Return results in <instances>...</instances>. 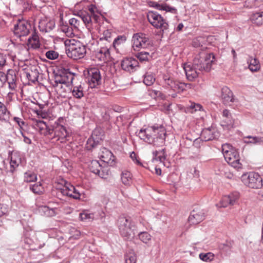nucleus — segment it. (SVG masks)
Listing matches in <instances>:
<instances>
[{
    "label": "nucleus",
    "instance_id": "e433bc0d",
    "mask_svg": "<svg viewBox=\"0 0 263 263\" xmlns=\"http://www.w3.org/2000/svg\"><path fill=\"white\" fill-rule=\"evenodd\" d=\"M9 112L4 104L0 101V120L6 121L9 119Z\"/></svg>",
    "mask_w": 263,
    "mask_h": 263
},
{
    "label": "nucleus",
    "instance_id": "7c9ffc66",
    "mask_svg": "<svg viewBox=\"0 0 263 263\" xmlns=\"http://www.w3.org/2000/svg\"><path fill=\"white\" fill-rule=\"evenodd\" d=\"M151 4H155V8L159 10H164L166 12H170L173 14H176L177 9L174 7H172L166 4H159L155 2H151Z\"/></svg>",
    "mask_w": 263,
    "mask_h": 263
},
{
    "label": "nucleus",
    "instance_id": "ea45409f",
    "mask_svg": "<svg viewBox=\"0 0 263 263\" xmlns=\"http://www.w3.org/2000/svg\"><path fill=\"white\" fill-rule=\"evenodd\" d=\"M78 17L85 25L89 24L92 22L91 15L86 11L80 12Z\"/></svg>",
    "mask_w": 263,
    "mask_h": 263
},
{
    "label": "nucleus",
    "instance_id": "20e7f679",
    "mask_svg": "<svg viewBox=\"0 0 263 263\" xmlns=\"http://www.w3.org/2000/svg\"><path fill=\"white\" fill-rule=\"evenodd\" d=\"M215 61V55L213 53H201L194 58L193 65L198 71L209 72L211 70L212 64Z\"/></svg>",
    "mask_w": 263,
    "mask_h": 263
},
{
    "label": "nucleus",
    "instance_id": "774afa93",
    "mask_svg": "<svg viewBox=\"0 0 263 263\" xmlns=\"http://www.w3.org/2000/svg\"><path fill=\"white\" fill-rule=\"evenodd\" d=\"M21 133H22V135L23 137H24V141L27 144L31 143V139L29 138H28V137H27L25 135V133H23L22 132H21Z\"/></svg>",
    "mask_w": 263,
    "mask_h": 263
},
{
    "label": "nucleus",
    "instance_id": "39448f33",
    "mask_svg": "<svg viewBox=\"0 0 263 263\" xmlns=\"http://www.w3.org/2000/svg\"><path fill=\"white\" fill-rule=\"evenodd\" d=\"M164 86L173 90L177 93H181L187 89L193 88V84L191 83H185L175 80L167 75H164L163 77Z\"/></svg>",
    "mask_w": 263,
    "mask_h": 263
},
{
    "label": "nucleus",
    "instance_id": "cd10ccee",
    "mask_svg": "<svg viewBox=\"0 0 263 263\" xmlns=\"http://www.w3.org/2000/svg\"><path fill=\"white\" fill-rule=\"evenodd\" d=\"M27 45L33 49L39 48L40 46V43L37 33L34 30L31 36H30L27 41Z\"/></svg>",
    "mask_w": 263,
    "mask_h": 263
},
{
    "label": "nucleus",
    "instance_id": "b1692460",
    "mask_svg": "<svg viewBox=\"0 0 263 263\" xmlns=\"http://www.w3.org/2000/svg\"><path fill=\"white\" fill-rule=\"evenodd\" d=\"M221 98L224 104L233 102L234 100L233 92L227 86H224L221 88Z\"/></svg>",
    "mask_w": 263,
    "mask_h": 263
},
{
    "label": "nucleus",
    "instance_id": "4468645a",
    "mask_svg": "<svg viewBox=\"0 0 263 263\" xmlns=\"http://www.w3.org/2000/svg\"><path fill=\"white\" fill-rule=\"evenodd\" d=\"M245 184L250 188L259 189L261 187V177L256 173H250L247 176H243Z\"/></svg>",
    "mask_w": 263,
    "mask_h": 263
},
{
    "label": "nucleus",
    "instance_id": "c03bdc74",
    "mask_svg": "<svg viewBox=\"0 0 263 263\" xmlns=\"http://www.w3.org/2000/svg\"><path fill=\"white\" fill-rule=\"evenodd\" d=\"M30 189L34 194L40 195L43 193L44 187L40 182H37L30 186Z\"/></svg>",
    "mask_w": 263,
    "mask_h": 263
},
{
    "label": "nucleus",
    "instance_id": "f03ea898",
    "mask_svg": "<svg viewBox=\"0 0 263 263\" xmlns=\"http://www.w3.org/2000/svg\"><path fill=\"white\" fill-rule=\"evenodd\" d=\"M166 135L165 127L163 125H154L141 129L138 136L145 142L157 147L162 146Z\"/></svg>",
    "mask_w": 263,
    "mask_h": 263
},
{
    "label": "nucleus",
    "instance_id": "ddd939ff",
    "mask_svg": "<svg viewBox=\"0 0 263 263\" xmlns=\"http://www.w3.org/2000/svg\"><path fill=\"white\" fill-rule=\"evenodd\" d=\"M221 152L226 161L234 167H237L239 164V155L237 149H229L224 151L221 149Z\"/></svg>",
    "mask_w": 263,
    "mask_h": 263
},
{
    "label": "nucleus",
    "instance_id": "423d86ee",
    "mask_svg": "<svg viewBox=\"0 0 263 263\" xmlns=\"http://www.w3.org/2000/svg\"><path fill=\"white\" fill-rule=\"evenodd\" d=\"M146 17L149 23L156 29H159L162 32L167 30L168 24L165 19L158 12L149 11L147 12Z\"/></svg>",
    "mask_w": 263,
    "mask_h": 263
},
{
    "label": "nucleus",
    "instance_id": "052dcab7",
    "mask_svg": "<svg viewBox=\"0 0 263 263\" xmlns=\"http://www.w3.org/2000/svg\"><path fill=\"white\" fill-rule=\"evenodd\" d=\"M8 212L7 206L4 204H0V217L6 214Z\"/></svg>",
    "mask_w": 263,
    "mask_h": 263
},
{
    "label": "nucleus",
    "instance_id": "0eeeda50",
    "mask_svg": "<svg viewBox=\"0 0 263 263\" xmlns=\"http://www.w3.org/2000/svg\"><path fill=\"white\" fill-rule=\"evenodd\" d=\"M75 74L69 69L61 68L54 74V83L56 84H72Z\"/></svg>",
    "mask_w": 263,
    "mask_h": 263
},
{
    "label": "nucleus",
    "instance_id": "5fc2aeb1",
    "mask_svg": "<svg viewBox=\"0 0 263 263\" xmlns=\"http://www.w3.org/2000/svg\"><path fill=\"white\" fill-rule=\"evenodd\" d=\"M79 217L81 220H91L93 219V214L87 213H81L79 214Z\"/></svg>",
    "mask_w": 263,
    "mask_h": 263
},
{
    "label": "nucleus",
    "instance_id": "5701e85b",
    "mask_svg": "<svg viewBox=\"0 0 263 263\" xmlns=\"http://www.w3.org/2000/svg\"><path fill=\"white\" fill-rule=\"evenodd\" d=\"M183 68L188 80L192 81L198 77V69H196L194 65L185 64Z\"/></svg>",
    "mask_w": 263,
    "mask_h": 263
},
{
    "label": "nucleus",
    "instance_id": "37998d69",
    "mask_svg": "<svg viewBox=\"0 0 263 263\" xmlns=\"http://www.w3.org/2000/svg\"><path fill=\"white\" fill-rule=\"evenodd\" d=\"M136 57L138 59L140 62H143L148 61L152 57L149 55L148 52L141 51L137 53L136 54Z\"/></svg>",
    "mask_w": 263,
    "mask_h": 263
},
{
    "label": "nucleus",
    "instance_id": "2f4dec72",
    "mask_svg": "<svg viewBox=\"0 0 263 263\" xmlns=\"http://www.w3.org/2000/svg\"><path fill=\"white\" fill-rule=\"evenodd\" d=\"M54 23L52 21L47 22L45 21H42L39 23V27L41 31L49 32L51 31L54 27Z\"/></svg>",
    "mask_w": 263,
    "mask_h": 263
},
{
    "label": "nucleus",
    "instance_id": "79ce46f5",
    "mask_svg": "<svg viewBox=\"0 0 263 263\" xmlns=\"http://www.w3.org/2000/svg\"><path fill=\"white\" fill-rule=\"evenodd\" d=\"M89 169L92 173L98 175L101 170V165L98 161L93 160L89 165Z\"/></svg>",
    "mask_w": 263,
    "mask_h": 263
},
{
    "label": "nucleus",
    "instance_id": "0e129e2a",
    "mask_svg": "<svg viewBox=\"0 0 263 263\" xmlns=\"http://www.w3.org/2000/svg\"><path fill=\"white\" fill-rule=\"evenodd\" d=\"M7 73H5L3 71H0V81L4 84L6 82Z\"/></svg>",
    "mask_w": 263,
    "mask_h": 263
},
{
    "label": "nucleus",
    "instance_id": "c85d7f7f",
    "mask_svg": "<svg viewBox=\"0 0 263 263\" xmlns=\"http://www.w3.org/2000/svg\"><path fill=\"white\" fill-rule=\"evenodd\" d=\"M71 84H53V86L56 88L57 91L61 96H65L67 92H71V89L70 86Z\"/></svg>",
    "mask_w": 263,
    "mask_h": 263
},
{
    "label": "nucleus",
    "instance_id": "8fccbe9b",
    "mask_svg": "<svg viewBox=\"0 0 263 263\" xmlns=\"http://www.w3.org/2000/svg\"><path fill=\"white\" fill-rule=\"evenodd\" d=\"M125 263H136L137 258L133 253H129L125 255Z\"/></svg>",
    "mask_w": 263,
    "mask_h": 263
},
{
    "label": "nucleus",
    "instance_id": "c756f323",
    "mask_svg": "<svg viewBox=\"0 0 263 263\" xmlns=\"http://www.w3.org/2000/svg\"><path fill=\"white\" fill-rule=\"evenodd\" d=\"M250 21L253 24L257 26L263 24V11H257L252 13L250 17Z\"/></svg>",
    "mask_w": 263,
    "mask_h": 263
},
{
    "label": "nucleus",
    "instance_id": "aec40b11",
    "mask_svg": "<svg viewBox=\"0 0 263 263\" xmlns=\"http://www.w3.org/2000/svg\"><path fill=\"white\" fill-rule=\"evenodd\" d=\"M17 73L15 70L11 69H8L7 71L6 82L9 85V88L12 90H15L17 87Z\"/></svg>",
    "mask_w": 263,
    "mask_h": 263
},
{
    "label": "nucleus",
    "instance_id": "4d7b16f0",
    "mask_svg": "<svg viewBox=\"0 0 263 263\" xmlns=\"http://www.w3.org/2000/svg\"><path fill=\"white\" fill-rule=\"evenodd\" d=\"M190 108L192 110L191 112H193L197 110H200L202 107L200 104L191 102Z\"/></svg>",
    "mask_w": 263,
    "mask_h": 263
},
{
    "label": "nucleus",
    "instance_id": "c9c22d12",
    "mask_svg": "<svg viewBox=\"0 0 263 263\" xmlns=\"http://www.w3.org/2000/svg\"><path fill=\"white\" fill-rule=\"evenodd\" d=\"M122 183L126 185H130L132 183V175L130 172L125 171L121 174Z\"/></svg>",
    "mask_w": 263,
    "mask_h": 263
},
{
    "label": "nucleus",
    "instance_id": "393cba45",
    "mask_svg": "<svg viewBox=\"0 0 263 263\" xmlns=\"http://www.w3.org/2000/svg\"><path fill=\"white\" fill-rule=\"evenodd\" d=\"M223 119L221 121V125L228 127H233L234 124V120L232 118L230 111L224 109L222 111Z\"/></svg>",
    "mask_w": 263,
    "mask_h": 263
},
{
    "label": "nucleus",
    "instance_id": "4c0bfd02",
    "mask_svg": "<svg viewBox=\"0 0 263 263\" xmlns=\"http://www.w3.org/2000/svg\"><path fill=\"white\" fill-rule=\"evenodd\" d=\"M13 57L9 54L0 53V69L7 65L10 61H13Z\"/></svg>",
    "mask_w": 263,
    "mask_h": 263
},
{
    "label": "nucleus",
    "instance_id": "69168bd1",
    "mask_svg": "<svg viewBox=\"0 0 263 263\" xmlns=\"http://www.w3.org/2000/svg\"><path fill=\"white\" fill-rule=\"evenodd\" d=\"M72 192L73 195L72 198L76 199H80L81 195L80 193L78 192V191L75 187L74 190H73Z\"/></svg>",
    "mask_w": 263,
    "mask_h": 263
},
{
    "label": "nucleus",
    "instance_id": "f704fd0d",
    "mask_svg": "<svg viewBox=\"0 0 263 263\" xmlns=\"http://www.w3.org/2000/svg\"><path fill=\"white\" fill-rule=\"evenodd\" d=\"M153 159L154 160H158L161 162H163L166 159V154L165 149H161L158 151H156L153 152Z\"/></svg>",
    "mask_w": 263,
    "mask_h": 263
},
{
    "label": "nucleus",
    "instance_id": "f257e3e1",
    "mask_svg": "<svg viewBox=\"0 0 263 263\" xmlns=\"http://www.w3.org/2000/svg\"><path fill=\"white\" fill-rule=\"evenodd\" d=\"M34 126L41 135L55 139L57 141H60L61 143L65 142L66 138L69 136L65 127L57 122L48 125L42 120H38L35 122Z\"/></svg>",
    "mask_w": 263,
    "mask_h": 263
},
{
    "label": "nucleus",
    "instance_id": "58836bf2",
    "mask_svg": "<svg viewBox=\"0 0 263 263\" xmlns=\"http://www.w3.org/2000/svg\"><path fill=\"white\" fill-rule=\"evenodd\" d=\"M71 91L72 92L73 96L76 98L81 99L84 96L83 88L81 85L74 86Z\"/></svg>",
    "mask_w": 263,
    "mask_h": 263
},
{
    "label": "nucleus",
    "instance_id": "13d9d810",
    "mask_svg": "<svg viewBox=\"0 0 263 263\" xmlns=\"http://www.w3.org/2000/svg\"><path fill=\"white\" fill-rule=\"evenodd\" d=\"M130 157L136 164L139 165H142V164L140 162L137 155L134 152L130 153Z\"/></svg>",
    "mask_w": 263,
    "mask_h": 263
},
{
    "label": "nucleus",
    "instance_id": "9d476101",
    "mask_svg": "<svg viewBox=\"0 0 263 263\" xmlns=\"http://www.w3.org/2000/svg\"><path fill=\"white\" fill-rule=\"evenodd\" d=\"M86 79L89 87L97 88L101 84V76L99 69L96 68L88 69Z\"/></svg>",
    "mask_w": 263,
    "mask_h": 263
},
{
    "label": "nucleus",
    "instance_id": "09e8293b",
    "mask_svg": "<svg viewBox=\"0 0 263 263\" xmlns=\"http://www.w3.org/2000/svg\"><path fill=\"white\" fill-rule=\"evenodd\" d=\"M199 258L200 259L204 261H211L214 259V255L211 252H208L206 253H200L199 254Z\"/></svg>",
    "mask_w": 263,
    "mask_h": 263
},
{
    "label": "nucleus",
    "instance_id": "e2e57ef3",
    "mask_svg": "<svg viewBox=\"0 0 263 263\" xmlns=\"http://www.w3.org/2000/svg\"><path fill=\"white\" fill-rule=\"evenodd\" d=\"M255 0H247L245 3V6L249 8H253L255 7L254 3H255Z\"/></svg>",
    "mask_w": 263,
    "mask_h": 263
},
{
    "label": "nucleus",
    "instance_id": "49530a36",
    "mask_svg": "<svg viewBox=\"0 0 263 263\" xmlns=\"http://www.w3.org/2000/svg\"><path fill=\"white\" fill-rule=\"evenodd\" d=\"M36 174L33 172L28 171L24 174V181L26 182H31L36 181Z\"/></svg>",
    "mask_w": 263,
    "mask_h": 263
},
{
    "label": "nucleus",
    "instance_id": "864d4df0",
    "mask_svg": "<svg viewBox=\"0 0 263 263\" xmlns=\"http://www.w3.org/2000/svg\"><path fill=\"white\" fill-rule=\"evenodd\" d=\"M126 41V37L124 36H118L117 38L114 39L112 45L115 48H116L117 45L124 43Z\"/></svg>",
    "mask_w": 263,
    "mask_h": 263
},
{
    "label": "nucleus",
    "instance_id": "72a5a7b5",
    "mask_svg": "<svg viewBox=\"0 0 263 263\" xmlns=\"http://www.w3.org/2000/svg\"><path fill=\"white\" fill-rule=\"evenodd\" d=\"M234 245L233 241H226L224 243H220L218 245L219 249L227 254H230Z\"/></svg>",
    "mask_w": 263,
    "mask_h": 263
},
{
    "label": "nucleus",
    "instance_id": "f8f14e48",
    "mask_svg": "<svg viewBox=\"0 0 263 263\" xmlns=\"http://www.w3.org/2000/svg\"><path fill=\"white\" fill-rule=\"evenodd\" d=\"M133 47L136 50L138 48H146L150 45V41L146 34L137 33L134 34L132 39Z\"/></svg>",
    "mask_w": 263,
    "mask_h": 263
},
{
    "label": "nucleus",
    "instance_id": "6e6552de",
    "mask_svg": "<svg viewBox=\"0 0 263 263\" xmlns=\"http://www.w3.org/2000/svg\"><path fill=\"white\" fill-rule=\"evenodd\" d=\"M86 52V47L80 42L71 44L66 50L67 56L74 60L83 58Z\"/></svg>",
    "mask_w": 263,
    "mask_h": 263
},
{
    "label": "nucleus",
    "instance_id": "a19ab883",
    "mask_svg": "<svg viewBox=\"0 0 263 263\" xmlns=\"http://www.w3.org/2000/svg\"><path fill=\"white\" fill-rule=\"evenodd\" d=\"M243 141L248 144H257L263 142V140L261 137L249 136L243 138Z\"/></svg>",
    "mask_w": 263,
    "mask_h": 263
},
{
    "label": "nucleus",
    "instance_id": "6ab92c4d",
    "mask_svg": "<svg viewBox=\"0 0 263 263\" xmlns=\"http://www.w3.org/2000/svg\"><path fill=\"white\" fill-rule=\"evenodd\" d=\"M204 217L203 211L199 208H196L191 212L188 220L191 224H197L201 222Z\"/></svg>",
    "mask_w": 263,
    "mask_h": 263
},
{
    "label": "nucleus",
    "instance_id": "bf43d9fd",
    "mask_svg": "<svg viewBox=\"0 0 263 263\" xmlns=\"http://www.w3.org/2000/svg\"><path fill=\"white\" fill-rule=\"evenodd\" d=\"M13 120L17 123L22 129H23V126L26 125V122L22 120V119L20 118L14 117Z\"/></svg>",
    "mask_w": 263,
    "mask_h": 263
},
{
    "label": "nucleus",
    "instance_id": "338daca9",
    "mask_svg": "<svg viewBox=\"0 0 263 263\" xmlns=\"http://www.w3.org/2000/svg\"><path fill=\"white\" fill-rule=\"evenodd\" d=\"M92 21L93 20L95 23H97L99 22V20L100 19V16L96 14H93L91 15Z\"/></svg>",
    "mask_w": 263,
    "mask_h": 263
},
{
    "label": "nucleus",
    "instance_id": "a18cd8bd",
    "mask_svg": "<svg viewBox=\"0 0 263 263\" xmlns=\"http://www.w3.org/2000/svg\"><path fill=\"white\" fill-rule=\"evenodd\" d=\"M155 81L154 76L151 73L146 72L144 77L143 83L147 86H151Z\"/></svg>",
    "mask_w": 263,
    "mask_h": 263
},
{
    "label": "nucleus",
    "instance_id": "dca6fc26",
    "mask_svg": "<svg viewBox=\"0 0 263 263\" xmlns=\"http://www.w3.org/2000/svg\"><path fill=\"white\" fill-rule=\"evenodd\" d=\"M121 66L123 70L133 72L139 67V62L132 57L126 58L122 61Z\"/></svg>",
    "mask_w": 263,
    "mask_h": 263
},
{
    "label": "nucleus",
    "instance_id": "473e14b6",
    "mask_svg": "<svg viewBox=\"0 0 263 263\" xmlns=\"http://www.w3.org/2000/svg\"><path fill=\"white\" fill-rule=\"evenodd\" d=\"M247 62L249 64V68L251 71H257L260 68L259 62L256 58L250 57L247 60Z\"/></svg>",
    "mask_w": 263,
    "mask_h": 263
},
{
    "label": "nucleus",
    "instance_id": "603ef678",
    "mask_svg": "<svg viewBox=\"0 0 263 263\" xmlns=\"http://www.w3.org/2000/svg\"><path fill=\"white\" fill-rule=\"evenodd\" d=\"M46 57L50 60H55L59 57V53L54 50H49L46 52Z\"/></svg>",
    "mask_w": 263,
    "mask_h": 263
},
{
    "label": "nucleus",
    "instance_id": "680f3d73",
    "mask_svg": "<svg viewBox=\"0 0 263 263\" xmlns=\"http://www.w3.org/2000/svg\"><path fill=\"white\" fill-rule=\"evenodd\" d=\"M80 20L77 18H72L69 20V24L75 28L79 25Z\"/></svg>",
    "mask_w": 263,
    "mask_h": 263
},
{
    "label": "nucleus",
    "instance_id": "4be33fe9",
    "mask_svg": "<svg viewBox=\"0 0 263 263\" xmlns=\"http://www.w3.org/2000/svg\"><path fill=\"white\" fill-rule=\"evenodd\" d=\"M100 159L109 166H114L116 164V157L108 149H104L100 156Z\"/></svg>",
    "mask_w": 263,
    "mask_h": 263
},
{
    "label": "nucleus",
    "instance_id": "3c124183",
    "mask_svg": "<svg viewBox=\"0 0 263 263\" xmlns=\"http://www.w3.org/2000/svg\"><path fill=\"white\" fill-rule=\"evenodd\" d=\"M138 235L139 239L144 243H147L151 239V236L146 232H141Z\"/></svg>",
    "mask_w": 263,
    "mask_h": 263
},
{
    "label": "nucleus",
    "instance_id": "9b49d317",
    "mask_svg": "<svg viewBox=\"0 0 263 263\" xmlns=\"http://www.w3.org/2000/svg\"><path fill=\"white\" fill-rule=\"evenodd\" d=\"M31 28V25L27 21L18 20L14 25L13 32L17 37H21L28 35Z\"/></svg>",
    "mask_w": 263,
    "mask_h": 263
},
{
    "label": "nucleus",
    "instance_id": "6e6d98bb",
    "mask_svg": "<svg viewBox=\"0 0 263 263\" xmlns=\"http://www.w3.org/2000/svg\"><path fill=\"white\" fill-rule=\"evenodd\" d=\"M111 32L109 30H105L103 32V36L100 39L101 40L104 39L109 42L111 41Z\"/></svg>",
    "mask_w": 263,
    "mask_h": 263
},
{
    "label": "nucleus",
    "instance_id": "a878e982",
    "mask_svg": "<svg viewBox=\"0 0 263 263\" xmlns=\"http://www.w3.org/2000/svg\"><path fill=\"white\" fill-rule=\"evenodd\" d=\"M39 67L36 66H33L30 67L29 70L26 72V77L29 81L33 83L37 81L39 77Z\"/></svg>",
    "mask_w": 263,
    "mask_h": 263
},
{
    "label": "nucleus",
    "instance_id": "412c9836",
    "mask_svg": "<svg viewBox=\"0 0 263 263\" xmlns=\"http://www.w3.org/2000/svg\"><path fill=\"white\" fill-rule=\"evenodd\" d=\"M96 58L103 63L109 62L111 59L109 49L107 47H101L96 53Z\"/></svg>",
    "mask_w": 263,
    "mask_h": 263
},
{
    "label": "nucleus",
    "instance_id": "de8ad7c7",
    "mask_svg": "<svg viewBox=\"0 0 263 263\" xmlns=\"http://www.w3.org/2000/svg\"><path fill=\"white\" fill-rule=\"evenodd\" d=\"M110 173V172L108 166H102L101 165V170L100 171L98 175L102 178L106 179Z\"/></svg>",
    "mask_w": 263,
    "mask_h": 263
},
{
    "label": "nucleus",
    "instance_id": "7ed1b4c3",
    "mask_svg": "<svg viewBox=\"0 0 263 263\" xmlns=\"http://www.w3.org/2000/svg\"><path fill=\"white\" fill-rule=\"evenodd\" d=\"M119 233L125 240L133 238L135 235L136 226L129 217L120 216L117 222Z\"/></svg>",
    "mask_w": 263,
    "mask_h": 263
},
{
    "label": "nucleus",
    "instance_id": "f3484780",
    "mask_svg": "<svg viewBox=\"0 0 263 263\" xmlns=\"http://www.w3.org/2000/svg\"><path fill=\"white\" fill-rule=\"evenodd\" d=\"M9 158L10 159L9 171L13 173L15 171L19 164L22 163V158L20 152L16 150L9 152Z\"/></svg>",
    "mask_w": 263,
    "mask_h": 263
},
{
    "label": "nucleus",
    "instance_id": "2eb2a0df",
    "mask_svg": "<svg viewBox=\"0 0 263 263\" xmlns=\"http://www.w3.org/2000/svg\"><path fill=\"white\" fill-rule=\"evenodd\" d=\"M58 181V184L62 186V187H57L58 193L64 196L72 197V191L74 190V186L63 178L59 179Z\"/></svg>",
    "mask_w": 263,
    "mask_h": 263
},
{
    "label": "nucleus",
    "instance_id": "a211bd4d",
    "mask_svg": "<svg viewBox=\"0 0 263 263\" xmlns=\"http://www.w3.org/2000/svg\"><path fill=\"white\" fill-rule=\"evenodd\" d=\"M239 198L238 192H235L231 193L229 195L222 197L220 202V206L226 208L228 205H233L238 203Z\"/></svg>",
    "mask_w": 263,
    "mask_h": 263
},
{
    "label": "nucleus",
    "instance_id": "bb28decb",
    "mask_svg": "<svg viewBox=\"0 0 263 263\" xmlns=\"http://www.w3.org/2000/svg\"><path fill=\"white\" fill-rule=\"evenodd\" d=\"M201 138L202 140L208 141L212 140L215 138V129L212 127L203 129L201 133Z\"/></svg>",
    "mask_w": 263,
    "mask_h": 263
},
{
    "label": "nucleus",
    "instance_id": "1a4fd4ad",
    "mask_svg": "<svg viewBox=\"0 0 263 263\" xmlns=\"http://www.w3.org/2000/svg\"><path fill=\"white\" fill-rule=\"evenodd\" d=\"M104 138V132L100 127H97L88 139L86 148H95L101 144Z\"/></svg>",
    "mask_w": 263,
    "mask_h": 263
}]
</instances>
